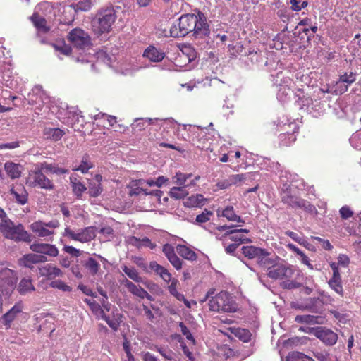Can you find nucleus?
Here are the masks:
<instances>
[{
	"label": "nucleus",
	"mask_w": 361,
	"mask_h": 361,
	"mask_svg": "<svg viewBox=\"0 0 361 361\" xmlns=\"http://www.w3.org/2000/svg\"><path fill=\"white\" fill-rule=\"evenodd\" d=\"M119 11L123 12L121 6L111 4L98 9L91 21L94 33L98 36L109 33L112 30Z\"/></svg>",
	"instance_id": "nucleus-3"
},
{
	"label": "nucleus",
	"mask_w": 361,
	"mask_h": 361,
	"mask_svg": "<svg viewBox=\"0 0 361 361\" xmlns=\"http://www.w3.org/2000/svg\"><path fill=\"white\" fill-rule=\"evenodd\" d=\"M209 25L202 12L183 14L170 28V36L180 38L190 33L196 38H203L209 35Z\"/></svg>",
	"instance_id": "nucleus-1"
},
{
	"label": "nucleus",
	"mask_w": 361,
	"mask_h": 361,
	"mask_svg": "<svg viewBox=\"0 0 361 361\" xmlns=\"http://www.w3.org/2000/svg\"><path fill=\"white\" fill-rule=\"evenodd\" d=\"M262 268L266 269L267 276L271 279H285L281 283L283 288L294 289L300 286V284L297 281L290 280L296 271L292 265L286 264L279 260L276 262V259L268 257Z\"/></svg>",
	"instance_id": "nucleus-2"
},
{
	"label": "nucleus",
	"mask_w": 361,
	"mask_h": 361,
	"mask_svg": "<svg viewBox=\"0 0 361 361\" xmlns=\"http://www.w3.org/2000/svg\"><path fill=\"white\" fill-rule=\"evenodd\" d=\"M242 253L248 259H256L258 264L261 267L269 255V253L265 249H262L253 245L243 246L242 247Z\"/></svg>",
	"instance_id": "nucleus-14"
},
{
	"label": "nucleus",
	"mask_w": 361,
	"mask_h": 361,
	"mask_svg": "<svg viewBox=\"0 0 361 361\" xmlns=\"http://www.w3.org/2000/svg\"><path fill=\"white\" fill-rule=\"evenodd\" d=\"M102 192V184H97L95 183H90L89 186V193L92 197H97Z\"/></svg>",
	"instance_id": "nucleus-55"
},
{
	"label": "nucleus",
	"mask_w": 361,
	"mask_h": 361,
	"mask_svg": "<svg viewBox=\"0 0 361 361\" xmlns=\"http://www.w3.org/2000/svg\"><path fill=\"white\" fill-rule=\"evenodd\" d=\"M235 336L244 343L250 341L252 338L251 332L245 329L238 328L234 332Z\"/></svg>",
	"instance_id": "nucleus-45"
},
{
	"label": "nucleus",
	"mask_w": 361,
	"mask_h": 361,
	"mask_svg": "<svg viewBox=\"0 0 361 361\" xmlns=\"http://www.w3.org/2000/svg\"><path fill=\"white\" fill-rule=\"evenodd\" d=\"M142 123H146L147 125H153L156 123H159V122L161 123V126H164V128H168V126H174L175 123L171 121V120H162L157 118H145V120L141 121Z\"/></svg>",
	"instance_id": "nucleus-46"
},
{
	"label": "nucleus",
	"mask_w": 361,
	"mask_h": 361,
	"mask_svg": "<svg viewBox=\"0 0 361 361\" xmlns=\"http://www.w3.org/2000/svg\"><path fill=\"white\" fill-rule=\"evenodd\" d=\"M298 198L299 197L295 195L291 188H287L286 190H283L281 193V200L283 203L291 208H293Z\"/></svg>",
	"instance_id": "nucleus-27"
},
{
	"label": "nucleus",
	"mask_w": 361,
	"mask_h": 361,
	"mask_svg": "<svg viewBox=\"0 0 361 361\" xmlns=\"http://www.w3.org/2000/svg\"><path fill=\"white\" fill-rule=\"evenodd\" d=\"M84 302L89 305L91 311L97 318L104 312V310L102 308L101 305L94 300L85 298Z\"/></svg>",
	"instance_id": "nucleus-41"
},
{
	"label": "nucleus",
	"mask_w": 361,
	"mask_h": 361,
	"mask_svg": "<svg viewBox=\"0 0 361 361\" xmlns=\"http://www.w3.org/2000/svg\"><path fill=\"white\" fill-rule=\"evenodd\" d=\"M63 251L75 257H80L82 255V252L80 250L71 245H65L63 247Z\"/></svg>",
	"instance_id": "nucleus-59"
},
{
	"label": "nucleus",
	"mask_w": 361,
	"mask_h": 361,
	"mask_svg": "<svg viewBox=\"0 0 361 361\" xmlns=\"http://www.w3.org/2000/svg\"><path fill=\"white\" fill-rule=\"evenodd\" d=\"M228 179L232 185H237L246 179V174H235L231 176Z\"/></svg>",
	"instance_id": "nucleus-61"
},
{
	"label": "nucleus",
	"mask_w": 361,
	"mask_h": 361,
	"mask_svg": "<svg viewBox=\"0 0 361 361\" xmlns=\"http://www.w3.org/2000/svg\"><path fill=\"white\" fill-rule=\"evenodd\" d=\"M286 361H314V360L302 353L293 351L286 356Z\"/></svg>",
	"instance_id": "nucleus-40"
},
{
	"label": "nucleus",
	"mask_w": 361,
	"mask_h": 361,
	"mask_svg": "<svg viewBox=\"0 0 361 361\" xmlns=\"http://www.w3.org/2000/svg\"><path fill=\"white\" fill-rule=\"evenodd\" d=\"M97 228L95 226H88L82 229L78 233H75L70 228L67 227L64 230L63 235L71 240L80 243H88L96 237Z\"/></svg>",
	"instance_id": "nucleus-11"
},
{
	"label": "nucleus",
	"mask_w": 361,
	"mask_h": 361,
	"mask_svg": "<svg viewBox=\"0 0 361 361\" xmlns=\"http://www.w3.org/2000/svg\"><path fill=\"white\" fill-rule=\"evenodd\" d=\"M23 305L22 303H16L11 309H10L2 317V322L6 329L11 326L12 322L22 313Z\"/></svg>",
	"instance_id": "nucleus-16"
},
{
	"label": "nucleus",
	"mask_w": 361,
	"mask_h": 361,
	"mask_svg": "<svg viewBox=\"0 0 361 361\" xmlns=\"http://www.w3.org/2000/svg\"><path fill=\"white\" fill-rule=\"evenodd\" d=\"M73 193L78 197H81L82 193L87 190V188L80 182H72Z\"/></svg>",
	"instance_id": "nucleus-53"
},
{
	"label": "nucleus",
	"mask_w": 361,
	"mask_h": 361,
	"mask_svg": "<svg viewBox=\"0 0 361 361\" xmlns=\"http://www.w3.org/2000/svg\"><path fill=\"white\" fill-rule=\"evenodd\" d=\"M212 215H213L212 212L205 209L202 214H198L196 216L195 221L197 224L205 223V222H207L210 219V217Z\"/></svg>",
	"instance_id": "nucleus-54"
},
{
	"label": "nucleus",
	"mask_w": 361,
	"mask_h": 361,
	"mask_svg": "<svg viewBox=\"0 0 361 361\" xmlns=\"http://www.w3.org/2000/svg\"><path fill=\"white\" fill-rule=\"evenodd\" d=\"M82 265L92 276L97 275L100 270L99 263L93 257H89L82 262Z\"/></svg>",
	"instance_id": "nucleus-29"
},
{
	"label": "nucleus",
	"mask_w": 361,
	"mask_h": 361,
	"mask_svg": "<svg viewBox=\"0 0 361 361\" xmlns=\"http://www.w3.org/2000/svg\"><path fill=\"white\" fill-rule=\"evenodd\" d=\"M38 165L44 172H50L57 175H61L68 173L67 169L60 168L56 164H48L47 162H43L39 164Z\"/></svg>",
	"instance_id": "nucleus-32"
},
{
	"label": "nucleus",
	"mask_w": 361,
	"mask_h": 361,
	"mask_svg": "<svg viewBox=\"0 0 361 361\" xmlns=\"http://www.w3.org/2000/svg\"><path fill=\"white\" fill-rule=\"evenodd\" d=\"M93 167L92 163L90 161L89 156L85 155L82 157L80 166L73 169L74 171H80L82 173H87L90 169Z\"/></svg>",
	"instance_id": "nucleus-44"
},
{
	"label": "nucleus",
	"mask_w": 361,
	"mask_h": 361,
	"mask_svg": "<svg viewBox=\"0 0 361 361\" xmlns=\"http://www.w3.org/2000/svg\"><path fill=\"white\" fill-rule=\"evenodd\" d=\"M191 176V174H185L181 172H177L173 177V181L174 183L180 186H185V183L186 180Z\"/></svg>",
	"instance_id": "nucleus-50"
},
{
	"label": "nucleus",
	"mask_w": 361,
	"mask_h": 361,
	"mask_svg": "<svg viewBox=\"0 0 361 361\" xmlns=\"http://www.w3.org/2000/svg\"><path fill=\"white\" fill-rule=\"evenodd\" d=\"M320 317L314 315H297L295 318V321L298 323H305V324H322V322L319 321Z\"/></svg>",
	"instance_id": "nucleus-38"
},
{
	"label": "nucleus",
	"mask_w": 361,
	"mask_h": 361,
	"mask_svg": "<svg viewBox=\"0 0 361 361\" xmlns=\"http://www.w3.org/2000/svg\"><path fill=\"white\" fill-rule=\"evenodd\" d=\"M43 134L47 139L58 141L61 139L66 133L63 130L59 128H45Z\"/></svg>",
	"instance_id": "nucleus-30"
},
{
	"label": "nucleus",
	"mask_w": 361,
	"mask_h": 361,
	"mask_svg": "<svg viewBox=\"0 0 361 361\" xmlns=\"http://www.w3.org/2000/svg\"><path fill=\"white\" fill-rule=\"evenodd\" d=\"M185 140L191 142L193 145L197 146L198 148H204L205 142L207 141L206 132L197 126H190L187 137Z\"/></svg>",
	"instance_id": "nucleus-13"
},
{
	"label": "nucleus",
	"mask_w": 361,
	"mask_h": 361,
	"mask_svg": "<svg viewBox=\"0 0 361 361\" xmlns=\"http://www.w3.org/2000/svg\"><path fill=\"white\" fill-rule=\"evenodd\" d=\"M188 195L186 186L173 187L169 192L170 197L176 200L183 199Z\"/></svg>",
	"instance_id": "nucleus-39"
},
{
	"label": "nucleus",
	"mask_w": 361,
	"mask_h": 361,
	"mask_svg": "<svg viewBox=\"0 0 361 361\" xmlns=\"http://www.w3.org/2000/svg\"><path fill=\"white\" fill-rule=\"evenodd\" d=\"M17 290L20 294L25 295L35 290V287L32 283L31 279L24 278L20 281Z\"/></svg>",
	"instance_id": "nucleus-36"
},
{
	"label": "nucleus",
	"mask_w": 361,
	"mask_h": 361,
	"mask_svg": "<svg viewBox=\"0 0 361 361\" xmlns=\"http://www.w3.org/2000/svg\"><path fill=\"white\" fill-rule=\"evenodd\" d=\"M276 15L283 23L289 20V15L288 13L287 8L283 6L281 8L277 11Z\"/></svg>",
	"instance_id": "nucleus-60"
},
{
	"label": "nucleus",
	"mask_w": 361,
	"mask_h": 361,
	"mask_svg": "<svg viewBox=\"0 0 361 361\" xmlns=\"http://www.w3.org/2000/svg\"><path fill=\"white\" fill-rule=\"evenodd\" d=\"M286 235L291 238L294 241L297 242L301 245L306 246L305 243H307V245H310L308 242L300 237L296 233L293 231H287L286 232Z\"/></svg>",
	"instance_id": "nucleus-56"
},
{
	"label": "nucleus",
	"mask_w": 361,
	"mask_h": 361,
	"mask_svg": "<svg viewBox=\"0 0 361 361\" xmlns=\"http://www.w3.org/2000/svg\"><path fill=\"white\" fill-rule=\"evenodd\" d=\"M221 216L226 218L228 221H236L238 223L244 224L245 221L238 215H237L235 212L233 207L228 206L226 207L221 212Z\"/></svg>",
	"instance_id": "nucleus-33"
},
{
	"label": "nucleus",
	"mask_w": 361,
	"mask_h": 361,
	"mask_svg": "<svg viewBox=\"0 0 361 361\" xmlns=\"http://www.w3.org/2000/svg\"><path fill=\"white\" fill-rule=\"evenodd\" d=\"M38 271L39 274L41 276H45L49 279L63 276L62 271L51 264H46L43 266L39 267Z\"/></svg>",
	"instance_id": "nucleus-19"
},
{
	"label": "nucleus",
	"mask_w": 361,
	"mask_h": 361,
	"mask_svg": "<svg viewBox=\"0 0 361 361\" xmlns=\"http://www.w3.org/2000/svg\"><path fill=\"white\" fill-rule=\"evenodd\" d=\"M30 20L35 25V27L39 30H44L48 31L49 29L47 27V20L44 17H42L39 13H34L31 17Z\"/></svg>",
	"instance_id": "nucleus-37"
},
{
	"label": "nucleus",
	"mask_w": 361,
	"mask_h": 361,
	"mask_svg": "<svg viewBox=\"0 0 361 361\" xmlns=\"http://www.w3.org/2000/svg\"><path fill=\"white\" fill-rule=\"evenodd\" d=\"M128 243L138 248L141 247H146L154 250L156 247V244L152 243L151 240L147 237L140 239L137 237L131 236L128 238Z\"/></svg>",
	"instance_id": "nucleus-28"
},
{
	"label": "nucleus",
	"mask_w": 361,
	"mask_h": 361,
	"mask_svg": "<svg viewBox=\"0 0 361 361\" xmlns=\"http://www.w3.org/2000/svg\"><path fill=\"white\" fill-rule=\"evenodd\" d=\"M44 171L37 164L35 169L30 171L27 178V183L34 188H39L47 190H51L54 188L53 181L45 176Z\"/></svg>",
	"instance_id": "nucleus-7"
},
{
	"label": "nucleus",
	"mask_w": 361,
	"mask_h": 361,
	"mask_svg": "<svg viewBox=\"0 0 361 361\" xmlns=\"http://www.w3.org/2000/svg\"><path fill=\"white\" fill-rule=\"evenodd\" d=\"M0 233L2 235L15 242L30 243L31 235L25 230L21 224L16 225L10 219L0 222Z\"/></svg>",
	"instance_id": "nucleus-4"
},
{
	"label": "nucleus",
	"mask_w": 361,
	"mask_h": 361,
	"mask_svg": "<svg viewBox=\"0 0 361 361\" xmlns=\"http://www.w3.org/2000/svg\"><path fill=\"white\" fill-rule=\"evenodd\" d=\"M22 166L12 161H7L4 164V170L11 179L19 178L22 173Z\"/></svg>",
	"instance_id": "nucleus-26"
},
{
	"label": "nucleus",
	"mask_w": 361,
	"mask_h": 361,
	"mask_svg": "<svg viewBox=\"0 0 361 361\" xmlns=\"http://www.w3.org/2000/svg\"><path fill=\"white\" fill-rule=\"evenodd\" d=\"M203 202H204L203 195L197 194L196 195H192V196L190 197L188 199L186 204L188 206H191V207H200V206L203 205Z\"/></svg>",
	"instance_id": "nucleus-48"
},
{
	"label": "nucleus",
	"mask_w": 361,
	"mask_h": 361,
	"mask_svg": "<svg viewBox=\"0 0 361 361\" xmlns=\"http://www.w3.org/2000/svg\"><path fill=\"white\" fill-rule=\"evenodd\" d=\"M168 260L176 269L180 270L182 269L183 261L177 256L176 254L169 257Z\"/></svg>",
	"instance_id": "nucleus-58"
},
{
	"label": "nucleus",
	"mask_w": 361,
	"mask_h": 361,
	"mask_svg": "<svg viewBox=\"0 0 361 361\" xmlns=\"http://www.w3.org/2000/svg\"><path fill=\"white\" fill-rule=\"evenodd\" d=\"M149 267L152 271L159 275L166 283H169L172 275L164 267L154 261L150 262Z\"/></svg>",
	"instance_id": "nucleus-25"
},
{
	"label": "nucleus",
	"mask_w": 361,
	"mask_h": 361,
	"mask_svg": "<svg viewBox=\"0 0 361 361\" xmlns=\"http://www.w3.org/2000/svg\"><path fill=\"white\" fill-rule=\"evenodd\" d=\"M209 310L212 311H222L225 312H234L236 310V304L232 297L226 291H221L212 297L209 301Z\"/></svg>",
	"instance_id": "nucleus-5"
},
{
	"label": "nucleus",
	"mask_w": 361,
	"mask_h": 361,
	"mask_svg": "<svg viewBox=\"0 0 361 361\" xmlns=\"http://www.w3.org/2000/svg\"><path fill=\"white\" fill-rule=\"evenodd\" d=\"M59 226L60 223L56 219L51 220L47 223L37 221L30 224V228L37 236L47 238L53 236L55 234L54 230L59 228Z\"/></svg>",
	"instance_id": "nucleus-9"
},
{
	"label": "nucleus",
	"mask_w": 361,
	"mask_h": 361,
	"mask_svg": "<svg viewBox=\"0 0 361 361\" xmlns=\"http://www.w3.org/2000/svg\"><path fill=\"white\" fill-rule=\"evenodd\" d=\"M279 139L283 145L288 146L295 141L296 137L293 133L281 134L279 135Z\"/></svg>",
	"instance_id": "nucleus-52"
},
{
	"label": "nucleus",
	"mask_w": 361,
	"mask_h": 361,
	"mask_svg": "<svg viewBox=\"0 0 361 361\" xmlns=\"http://www.w3.org/2000/svg\"><path fill=\"white\" fill-rule=\"evenodd\" d=\"M143 56L153 62H160L165 57V53L154 46L148 47L144 51Z\"/></svg>",
	"instance_id": "nucleus-22"
},
{
	"label": "nucleus",
	"mask_w": 361,
	"mask_h": 361,
	"mask_svg": "<svg viewBox=\"0 0 361 361\" xmlns=\"http://www.w3.org/2000/svg\"><path fill=\"white\" fill-rule=\"evenodd\" d=\"M176 251L183 258L189 261H195L197 255L195 251L184 245H178Z\"/></svg>",
	"instance_id": "nucleus-31"
},
{
	"label": "nucleus",
	"mask_w": 361,
	"mask_h": 361,
	"mask_svg": "<svg viewBox=\"0 0 361 361\" xmlns=\"http://www.w3.org/2000/svg\"><path fill=\"white\" fill-rule=\"evenodd\" d=\"M170 284L168 286V290L169 293L176 298L178 301H183L185 306L188 308L190 307V303L187 300L183 294L178 291V287L179 286V281L176 278L171 276Z\"/></svg>",
	"instance_id": "nucleus-20"
},
{
	"label": "nucleus",
	"mask_w": 361,
	"mask_h": 361,
	"mask_svg": "<svg viewBox=\"0 0 361 361\" xmlns=\"http://www.w3.org/2000/svg\"><path fill=\"white\" fill-rule=\"evenodd\" d=\"M68 40L74 47L80 49H85L92 45L91 37L89 34L81 28H74L68 35Z\"/></svg>",
	"instance_id": "nucleus-10"
},
{
	"label": "nucleus",
	"mask_w": 361,
	"mask_h": 361,
	"mask_svg": "<svg viewBox=\"0 0 361 361\" xmlns=\"http://www.w3.org/2000/svg\"><path fill=\"white\" fill-rule=\"evenodd\" d=\"M50 287L56 289H59L63 292H71L72 288L67 283L61 280L52 281L50 283Z\"/></svg>",
	"instance_id": "nucleus-47"
},
{
	"label": "nucleus",
	"mask_w": 361,
	"mask_h": 361,
	"mask_svg": "<svg viewBox=\"0 0 361 361\" xmlns=\"http://www.w3.org/2000/svg\"><path fill=\"white\" fill-rule=\"evenodd\" d=\"M30 249L35 253L49 257H56L59 252L56 245L44 243H34L30 245Z\"/></svg>",
	"instance_id": "nucleus-15"
},
{
	"label": "nucleus",
	"mask_w": 361,
	"mask_h": 361,
	"mask_svg": "<svg viewBox=\"0 0 361 361\" xmlns=\"http://www.w3.org/2000/svg\"><path fill=\"white\" fill-rule=\"evenodd\" d=\"M122 314L119 313H112V317L107 316L105 312H104L99 317V319H104L109 326L113 330V331H117L121 325V323L122 322Z\"/></svg>",
	"instance_id": "nucleus-21"
},
{
	"label": "nucleus",
	"mask_w": 361,
	"mask_h": 361,
	"mask_svg": "<svg viewBox=\"0 0 361 361\" xmlns=\"http://www.w3.org/2000/svg\"><path fill=\"white\" fill-rule=\"evenodd\" d=\"M340 214L343 219H348L353 214V211L348 207L343 206L340 209Z\"/></svg>",
	"instance_id": "nucleus-64"
},
{
	"label": "nucleus",
	"mask_w": 361,
	"mask_h": 361,
	"mask_svg": "<svg viewBox=\"0 0 361 361\" xmlns=\"http://www.w3.org/2000/svg\"><path fill=\"white\" fill-rule=\"evenodd\" d=\"M123 284L128 288V291L133 295L142 299L146 298L149 301H152L154 300L153 297L149 293H148L147 291H146L141 286L135 285L128 279H126Z\"/></svg>",
	"instance_id": "nucleus-17"
},
{
	"label": "nucleus",
	"mask_w": 361,
	"mask_h": 361,
	"mask_svg": "<svg viewBox=\"0 0 361 361\" xmlns=\"http://www.w3.org/2000/svg\"><path fill=\"white\" fill-rule=\"evenodd\" d=\"M293 209L303 210L306 213L314 216H316L318 213L317 209L314 205L311 204L309 201L302 199L300 197L297 202H295Z\"/></svg>",
	"instance_id": "nucleus-24"
},
{
	"label": "nucleus",
	"mask_w": 361,
	"mask_h": 361,
	"mask_svg": "<svg viewBox=\"0 0 361 361\" xmlns=\"http://www.w3.org/2000/svg\"><path fill=\"white\" fill-rule=\"evenodd\" d=\"M356 80V75L353 72L345 73L340 75L339 81L337 82L336 84H338L339 82L343 83H346L343 89L340 90V94H343L348 90V85L353 83Z\"/></svg>",
	"instance_id": "nucleus-34"
},
{
	"label": "nucleus",
	"mask_w": 361,
	"mask_h": 361,
	"mask_svg": "<svg viewBox=\"0 0 361 361\" xmlns=\"http://www.w3.org/2000/svg\"><path fill=\"white\" fill-rule=\"evenodd\" d=\"M92 7V0H82L78 1L75 6V10L76 11H88Z\"/></svg>",
	"instance_id": "nucleus-49"
},
{
	"label": "nucleus",
	"mask_w": 361,
	"mask_h": 361,
	"mask_svg": "<svg viewBox=\"0 0 361 361\" xmlns=\"http://www.w3.org/2000/svg\"><path fill=\"white\" fill-rule=\"evenodd\" d=\"M293 209L303 210L306 213L314 216H316L318 213L317 209L314 205L311 204L309 201L302 199L300 197L297 202H295Z\"/></svg>",
	"instance_id": "nucleus-23"
},
{
	"label": "nucleus",
	"mask_w": 361,
	"mask_h": 361,
	"mask_svg": "<svg viewBox=\"0 0 361 361\" xmlns=\"http://www.w3.org/2000/svg\"><path fill=\"white\" fill-rule=\"evenodd\" d=\"M162 251L167 259L176 254L174 247L169 243L164 244L163 245Z\"/></svg>",
	"instance_id": "nucleus-63"
},
{
	"label": "nucleus",
	"mask_w": 361,
	"mask_h": 361,
	"mask_svg": "<svg viewBox=\"0 0 361 361\" xmlns=\"http://www.w3.org/2000/svg\"><path fill=\"white\" fill-rule=\"evenodd\" d=\"M179 326L181 329V333L185 336L186 338L188 340H190L192 341V343H195V339L190 333V330L188 329V327L184 324L183 322H180Z\"/></svg>",
	"instance_id": "nucleus-62"
},
{
	"label": "nucleus",
	"mask_w": 361,
	"mask_h": 361,
	"mask_svg": "<svg viewBox=\"0 0 361 361\" xmlns=\"http://www.w3.org/2000/svg\"><path fill=\"white\" fill-rule=\"evenodd\" d=\"M233 225L229 226L226 225L217 226L216 230L219 232H224V233L219 236V233H215L216 238L224 242L226 240V238L228 237L231 241L235 242V244H238V245L241 243L250 241L249 238H243L241 235H239L235 229H233Z\"/></svg>",
	"instance_id": "nucleus-12"
},
{
	"label": "nucleus",
	"mask_w": 361,
	"mask_h": 361,
	"mask_svg": "<svg viewBox=\"0 0 361 361\" xmlns=\"http://www.w3.org/2000/svg\"><path fill=\"white\" fill-rule=\"evenodd\" d=\"M328 283H329V286L336 293L339 294L341 296H343V286H342V284H341V277H338V279L335 278V277H332L329 281Z\"/></svg>",
	"instance_id": "nucleus-43"
},
{
	"label": "nucleus",
	"mask_w": 361,
	"mask_h": 361,
	"mask_svg": "<svg viewBox=\"0 0 361 361\" xmlns=\"http://www.w3.org/2000/svg\"><path fill=\"white\" fill-rule=\"evenodd\" d=\"M289 2L291 5V10L297 12L306 8L308 5L307 1H302L301 0H290Z\"/></svg>",
	"instance_id": "nucleus-51"
},
{
	"label": "nucleus",
	"mask_w": 361,
	"mask_h": 361,
	"mask_svg": "<svg viewBox=\"0 0 361 361\" xmlns=\"http://www.w3.org/2000/svg\"><path fill=\"white\" fill-rule=\"evenodd\" d=\"M11 194L15 199L16 202L23 205L27 202V192L24 188H20L16 190L14 188L11 189Z\"/></svg>",
	"instance_id": "nucleus-35"
},
{
	"label": "nucleus",
	"mask_w": 361,
	"mask_h": 361,
	"mask_svg": "<svg viewBox=\"0 0 361 361\" xmlns=\"http://www.w3.org/2000/svg\"><path fill=\"white\" fill-rule=\"evenodd\" d=\"M53 47L56 51H58L66 56H69L72 52V48L66 44L62 45L53 44Z\"/></svg>",
	"instance_id": "nucleus-57"
},
{
	"label": "nucleus",
	"mask_w": 361,
	"mask_h": 361,
	"mask_svg": "<svg viewBox=\"0 0 361 361\" xmlns=\"http://www.w3.org/2000/svg\"><path fill=\"white\" fill-rule=\"evenodd\" d=\"M123 271L132 280L137 283H142V278L140 276L139 273L134 267H128L127 266H123L122 267Z\"/></svg>",
	"instance_id": "nucleus-42"
},
{
	"label": "nucleus",
	"mask_w": 361,
	"mask_h": 361,
	"mask_svg": "<svg viewBox=\"0 0 361 361\" xmlns=\"http://www.w3.org/2000/svg\"><path fill=\"white\" fill-rule=\"evenodd\" d=\"M20 261L21 264L25 267L32 269L35 264L47 262V257L38 253H30L23 255Z\"/></svg>",
	"instance_id": "nucleus-18"
},
{
	"label": "nucleus",
	"mask_w": 361,
	"mask_h": 361,
	"mask_svg": "<svg viewBox=\"0 0 361 361\" xmlns=\"http://www.w3.org/2000/svg\"><path fill=\"white\" fill-rule=\"evenodd\" d=\"M300 330L313 334L326 346L334 345L338 338V334L336 332L324 326H318L315 328L300 327Z\"/></svg>",
	"instance_id": "nucleus-8"
},
{
	"label": "nucleus",
	"mask_w": 361,
	"mask_h": 361,
	"mask_svg": "<svg viewBox=\"0 0 361 361\" xmlns=\"http://www.w3.org/2000/svg\"><path fill=\"white\" fill-rule=\"evenodd\" d=\"M18 276L16 273L7 267H0V292L5 296H10L16 288Z\"/></svg>",
	"instance_id": "nucleus-6"
}]
</instances>
